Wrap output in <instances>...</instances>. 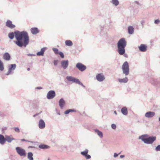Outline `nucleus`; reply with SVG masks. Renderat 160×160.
Masks as SVG:
<instances>
[{"label":"nucleus","mask_w":160,"mask_h":160,"mask_svg":"<svg viewBox=\"0 0 160 160\" xmlns=\"http://www.w3.org/2000/svg\"><path fill=\"white\" fill-rule=\"evenodd\" d=\"M9 38L12 39L15 36L17 41L14 42L18 46L22 47L23 46L26 47L28 43L29 37L27 32H20L16 31L13 32H11L8 34Z\"/></svg>","instance_id":"nucleus-1"},{"label":"nucleus","mask_w":160,"mask_h":160,"mask_svg":"<svg viewBox=\"0 0 160 160\" xmlns=\"http://www.w3.org/2000/svg\"><path fill=\"white\" fill-rule=\"evenodd\" d=\"M126 45V41L124 38L121 39L118 41V52L120 55H122L125 53V48Z\"/></svg>","instance_id":"nucleus-2"},{"label":"nucleus","mask_w":160,"mask_h":160,"mask_svg":"<svg viewBox=\"0 0 160 160\" xmlns=\"http://www.w3.org/2000/svg\"><path fill=\"white\" fill-rule=\"evenodd\" d=\"M147 137V135H142L140 137V138L147 144L152 143L156 139V137Z\"/></svg>","instance_id":"nucleus-3"},{"label":"nucleus","mask_w":160,"mask_h":160,"mask_svg":"<svg viewBox=\"0 0 160 160\" xmlns=\"http://www.w3.org/2000/svg\"><path fill=\"white\" fill-rule=\"evenodd\" d=\"M123 72L126 75H128L129 72V67L128 62L126 61L122 65Z\"/></svg>","instance_id":"nucleus-4"},{"label":"nucleus","mask_w":160,"mask_h":160,"mask_svg":"<svg viewBox=\"0 0 160 160\" xmlns=\"http://www.w3.org/2000/svg\"><path fill=\"white\" fill-rule=\"evenodd\" d=\"M16 150L18 153L21 156H25L26 154L25 151L24 149L19 147L16 148Z\"/></svg>","instance_id":"nucleus-5"},{"label":"nucleus","mask_w":160,"mask_h":160,"mask_svg":"<svg viewBox=\"0 0 160 160\" xmlns=\"http://www.w3.org/2000/svg\"><path fill=\"white\" fill-rule=\"evenodd\" d=\"M66 78L68 81H72V82H75L76 83L80 84L81 82L79 80L74 77L72 76H67L66 77Z\"/></svg>","instance_id":"nucleus-6"},{"label":"nucleus","mask_w":160,"mask_h":160,"mask_svg":"<svg viewBox=\"0 0 160 160\" xmlns=\"http://www.w3.org/2000/svg\"><path fill=\"white\" fill-rule=\"evenodd\" d=\"M76 67L81 71H84L86 68V67L80 63H78L76 65Z\"/></svg>","instance_id":"nucleus-7"},{"label":"nucleus","mask_w":160,"mask_h":160,"mask_svg":"<svg viewBox=\"0 0 160 160\" xmlns=\"http://www.w3.org/2000/svg\"><path fill=\"white\" fill-rule=\"evenodd\" d=\"M55 96V93L53 91H50L48 93L47 98L48 99L53 98Z\"/></svg>","instance_id":"nucleus-8"},{"label":"nucleus","mask_w":160,"mask_h":160,"mask_svg":"<svg viewBox=\"0 0 160 160\" xmlns=\"http://www.w3.org/2000/svg\"><path fill=\"white\" fill-rule=\"evenodd\" d=\"M97 79L99 82H102L104 80L105 77L102 73L98 74L96 76Z\"/></svg>","instance_id":"nucleus-9"},{"label":"nucleus","mask_w":160,"mask_h":160,"mask_svg":"<svg viewBox=\"0 0 160 160\" xmlns=\"http://www.w3.org/2000/svg\"><path fill=\"white\" fill-rule=\"evenodd\" d=\"M6 26L10 28H13L15 27V26L12 24V21L9 20H8L6 23Z\"/></svg>","instance_id":"nucleus-10"},{"label":"nucleus","mask_w":160,"mask_h":160,"mask_svg":"<svg viewBox=\"0 0 160 160\" xmlns=\"http://www.w3.org/2000/svg\"><path fill=\"white\" fill-rule=\"evenodd\" d=\"M62 66L64 69H66L68 65V60H63L61 62Z\"/></svg>","instance_id":"nucleus-11"},{"label":"nucleus","mask_w":160,"mask_h":160,"mask_svg":"<svg viewBox=\"0 0 160 160\" xmlns=\"http://www.w3.org/2000/svg\"><path fill=\"white\" fill-rule=\"evenodd\" d=\"M16 65L15 64H11L9 68L7 75L10 74L12 70H14L16 68Z\"/></svg>","instance_id":"nucleus-12"},{"label":"nucleus","mask_w":160,"mask_h":160,"mask_svg":"<svg viewBox=\"0 0 160 160\" xmlns=\"http://www.w3.org/2000/svg\"><path fill=\"white\" fill-rule=\"evenodd\" d=\"M147 46L144 44H141L140 46L138 48L139 50L141 52H145L147 49Z\"/></svg>","instance_id":"nucleus-13"},{"label":"nucleus","mask_w":160,"mask_h":160,"mask_svg":"<svg viewBox=\"0 0 160 160\" xmlns=\"http://www.w3.org/2000/svg\"><path fill=\"white\" fill-rule=\"evenodd\" d=\"M155 115V113L154 112H148L146 113L145 116L146 117L148 118H152Z\"/></svg>","instance_id":"nucleus-14"},{"label":"nucleus","mask_w":160,"mask_h":160,"mask_svg":"<svg viewBox=\"0 0 160 160\" xmlns=\"http://www.w3.org/2000/svg\"><path fill=\"white\" fill-rule=\"evenodd\" d=\"M45 123L44 121L42 119L40 120L39 122V127L41 129H42L45 127Z\"/></svg>","instance_id":"nucleus-15"},{"label":"nucleus","mask_w":160,"mask_h":160,"mask_svg":"<svg viewBox=\"0 0 160 160\" xmlns=\"http://www.w3.org/2000/svg\"><path fill=\"white\" fill-rule=\"evenodd\" d=\"M31 31L33 34H36L39 32V30L37 28H31Z\"/></svg>","instance_id":"nucleus-16"},{"label":"nucleus","mask_w":160,"mask_h":160,"mask_svg":"<svg viewBox=\"0 0 160 160\" xmlns=\"http://www.w3.org/2000/svg\"><path fill=\"white\" fill-rule=\"evenodd\" d=\"M10 55L8 53H5L3 55V59L7 61H9L10 59Z\"/></svg>","instance_id":"nucleus-17"},{"label":"nucleus","mask_w":160,"mask_h":160,"mask_svg":"<svg viewBox=\"0 0 160 160\" xmlns=\"http://www.w3.org/2000/svg\"><path fill=\"white\" fill-rule=\"evenodd\" d=\"M59 105L61 108H62L65 105V102L63 99H61L59 102Z\"/></svg>","instance_id":"nucleus-18"},{"label":"nucleus","mask_w":160,"mask_h":160,"mask_svg":"<svg viewBox=\"0 0 160 160\" xmlns=\"http://www.w3.org/2000/svg\"><path fill=\"white\" fill-rule=\"evenodd\" d=\"M6 141L5 138L4 136L1 134H0V143L2 144H3Z\"/></svg>","instance_id":"nucleus-19"},{"label":"nucleus","mask_w":160,"mask_h":160,"mask_svg":"<svg viewBox=\"0 0 160 160\" xmlns=\"http://www.w3.org/2000/svg\"><path fill=\"white\" fill-rule=\"evenodd\" d=\"M45 50V48H42L40 52H39L37 53V55L38 56H43L44 52Z\"/></svg>","instance_id":"nucleus-20"},{"label":"nucleus","mask_w":160,"mask_h":160,"mask_svg":"<svg viewBox=\"0 0 160 160\" xmlns=\"http://www.w3.org/2000/svg\"><path fill=\"white\" fill-rule=\"evenodd\" d=\"M122 113L124 115H126L128 114L127 109L126 107L122 108L121 109Z\"/></svg>","instance_id":"nucleus-21"},{"label":"nucleus","mask_w":160,"mask_h":160,"mask_svg":"<svg viewBox=\"0 0 160 160\" xmlns=\"http://www.w3.org/2000/svg\"><path fill=\"white\" fill-rule=\"evenodd\" d=\"M134 28L132 26H129L128 28V33L132 34L133 32Z\"/></svg>","instance_id":"nucleus-22"},{"label":"nucleus","mask_w":160,"mask_h":160,"mask_svg":"<svg viewBox=\"0 0 160 160\" xmlns=\"http://www.w3.org/2000/svg\"><path fill=\"white\" fill-rule=\"evenodd\" d=\"M118 81L120 82H127L128 81V79L127 77H125L123 79H119Z\"/></svg>","instance_id":"nucleus-23"},{"label":"nucleus","mask_w":160,"mask_h":160,"mask_svg":"<svg viewBox=\"0 0 160 160\" xmlns=\"http://www.w3.org/2000/svg\"><path fill=\"white\" fill-rule=\"evenodd\" d=\"M5 139H6V140L7 141H8L9 142H11V141L12 140H14V138H11L9 136H6V137Z\"/></svg>","instance_id":"nucleus-24"},{"label":"nucleus","mask_w":160,"mask_h":160,"mask_svg":"<svg viewBox=\"0 0 160 160\" xmlns=\"http://www.w3.org/2000/svg\"><path fill=\"white\" fill-rule=\"evenodd\" d=\"M65 44L66 45L69 46H71L72 45V42L70 40H66L65 41Z\"/></svg>","instance_id":"nucleus-25"},{"label":"nucleus","mask_w":160,"mask_h":160,"mask_svg":"<svg viewBox=\"0 0 160 160\" xmlns=\"http://www.w3.org/2000/svg\"><path fill=\"white\" fill-rule=\"evenodd\" d=\"M33 154L32 152H30L28 153V158L30 160H33V158H32Z\"/></svg>","instance_id":"nucleus-26"},{"label":"nucleus","mask_w":160,"mask_h":160,"mask_svg":"<svg viewBox=\"0 0 160 160\" xmlns=\"http://www.w3.org/2000/svg\"><path fill=\"white\" fill-rule=\"evenodd\" d=\"M4 67L3 63L0 60V70L3 71L4 70Z\"/></svg>","instance_id":"nucleus-27"},{"label":"nucleus","mask_w":160,"mask_h":160,"mask_svg":"<svg viewBox=\"0 0 160 160\" xmlns=\"http://www.w3.org/2000/svg\"><path fill=\"white\" fill-rule=\"evenodd\" d=\"M39 147L40 148L45 149L48 148V146L45 145H39Z\"/></svg>","instance_id":"nucleus-28"},{"label":"nucleus","mask_w":160,"mask_h":160,"mask_svg":"<svg viewBox=\"0 0 160 160\" xmlns=\"http://www.w3.org/2000/svg\"><path fill=\"white\" fill-rule=\"evenodd\" d=\"M112 2L115 6H117L119 4L118 0H112Z\"/></svg>","instance_id":"nucleus-29"},{"label":"nucleus","mask_w":160,"mask_h":160,"mask_svg":"<svg viewBox=\"0 0 160 160\" xmlns=\"http://www.w3.org/2000/svg\"><path fill=\"white\" fill-rule=\"evenodd\" d=\"M75 111V110L73 109H68L66 111L64 112V113L65 114H68L70 112H74Z\"/></svg>","instance_id":"nucleus-30"},{"label":"nucleus","mask_w":160,"mask_h":160,"mask_svg":"<svg viewBox=\"0 0 160 160\" xmlns=\"http://www.w3.org/2000/svg\"><path fill=\"white\" fill-rule=\"evenodd\" d=\"M88 152V150H86L83 152H81V154L83 156H85L87 154Z\"/></svg>","instance_id":"nucleus-31"},{"label":"nucleus","mask_w":160,"mask_h":160,"mask_svg":"<svg viewBox=\"0 0 160 160\" xmlns=\"http://www.w3.org/2000/svg\"><path fill=\"white\" fill-rule=\"evenodd\" d=\"M96 131L97 132L98 134L102 138V132L98 130H96Z\"/></svg>","instance_id":"nucleus-32"},{"label":"nucleus","mask_w":160,"mask_h":160,"mask_svg":"<svg viewBox=\"0 0 160 160\" xmlns=\"http://www.w3.org/2000/svg\"><path fill=\"white\" fill-rule=\"evenodd\" d=\"M52 50L56 54H58L59 52H58V49L57 48H54L52 49Z\"/></svg>","instance_id":"nucleus-33"},{"label":"nucleus","mask_w":160,"mask_h":160,"mask_svg":"<svg viewBox=\"0 0 160 160\" xmlns=\"http://www.w3.org/2000/svg\"><path fill=\"white\" fill-rule=\"evenodd\" d=\"M58 54H59L61 56V57L62 58H63L64 57V55L63 54V53L61 52H59V53H58Z\"/></svg>","instance_id":"nucleus-34"},{"label":"nucleus","mask_w":160,"mask_h":160,"mask_svg":"<svg viewBox=\"0 0 160 160\" xmlns=\"http://www.w3.org/2000/svg\"><path fill=\"white\" fill-rule=\"evenodd\" d=\"M156 151H160V145H158L155 148Z\"/></svg>","instance_id":"nucleus-35"},{"label":"nucleus","mask_w":160,"mask_h":160,"mask_svg":"<svg viewBox=\"0 0 160 160\" xmlns=\"http://www.w3.org/2000/svg\"><path fill=\"white\" fill-rule=\"evenodd\" d=\"M14 130L16 132H19V129L18 128H14Z\"/></svg>","instance_id":"nucleus-36"},{"label":"nucleus","mask_w":160,"mask_h":160,"mask_svg":"<svg viewBox=\"0 0 160 160\" xmlns=\"http://www.w3.org/2000/svg\"><path fill=\"white\" fill-rule=\"evenodd\" d=\"M160 22V21L159 19H157L155 21V23L156 24H158Z\"/></svg>","instance_id":"nucleus-37"},{"label":"nucleus","mask_w":160,"mask_h":160,"mask_svg":"<svg viewBox=\"0 0 160 160\" xmlns=\"http://www.w3.org/2000/svg\"><path fill=\"white\" fill-rule=\"evenodd\" d=\"M112 128L113 129H115L116 128V125L115 124H112Z\"/></svg>","instance_id":"nucleus-38"},{"label":"nucleus","mask_w":160,"mask_h":160,"mask_svg":"<svg viewBox=\"0 0 160 160\" xmlns=\"http://www.w3.org/2000/svg\"><path fill=\"white\" fill-rule=\"evenodd\" d=\"M85 156L86 158L87 159H89L91 158L90 156V155H88V154L86 155Z\"/></svg>","instance_id":"nucleus-39"},{"label":"nucleus","mask_w":160,"mask_h":160,"mask_svg":"<svg viewBox=\"0 0 160 160\" xmlns=\"http://www.w3.org/2000/svg\"><path fill=\"white\" fill-rule=\"evenodd\" d=\"M114 156L115 157H116L118 156V154L116 153H115Z\"/></svg>","instance_id":"nucleus-40"},{"label":"nucleus","mask_w":160,"mask_h":160,"mask_svg":"<svg viewBox=\"0 0 160 160\" xmlns=\"http://www.w3.org/2000/svg\"><path fill=\"white\" fill-rule=\"evenodd\" d=\"M37 89H42V88L40 87H38L37 88Z\"/></svg>","instance_id":"nucleus-41"},{"label":"nucleus","mask_w":160,"mask_h":160,"mask_svg":"<svg viewBox=\"0 0 160 160\" xmlns=\"http://www.w3.org/2000/svg\"><path fill=\"white\" fill-rule=\"evenodd\" d=\"M21 140L22 141H27V140H25V139H22Z\"/></svg>","instance_id":"nucleus-42"},{"label":"nucleus","mask_w":160,"mask_h":160,"mask_svg":"<svg viewBox=\"0 0 160 160\" xmlns=\"http://www.w3.org/2000/svg\"><path fill=\"white\" fill-rule=\"evenodd\" d=\"M124 155H121L120 156V157L121 158H124Z\"/></svg>","instance_id":"nucleus-43"},{"label":"nucleus","mask_w":160,"mask_h":160,"mask_svg":"<svg viewBox=\"0 0 160 160\" xmlns=\"http://www.w3.org/2000/svg\"><path fill=\"white\" fill-rule=\"evenodd\" d=\"M30 70V68H28V69H27V70H28V71H29Z\"/></svg>","instance_id":"nucleus-44"},{"label":"nucleus","mask_w":160,"mask_h":160,"mask_svg":"<svg viewBox=\"0 0 160 160\" xmlns=\"http://www.w3.org/2000/svg\"><path fill=\"white\" fill-rule=\"evenodd\" d=\"M114 112L116 114H117V112H116V111H115Z\"/></svg>","instance_id":"nucleus-45"},{"label":"nucleus","mask_w":160,"mask_h":160,"mask_svg":"<svg viewBox=\"0 0 160 160\" xmlns=\"http://www.w3.org/2000/svg\"><path fill=\"white\" fill-rule=\"evenodd\" d=\"M54 64L55 65H56V63L55 62H54Z\"/></svg>","instance_id":"nucleus-46"},{"label":"nucleus","mask_w":160,"mask_h":160,"mask_svg":"<svg viewBox=\"0 0 160 160\" xmlns=\"http://www.w3.org/2000/svg\"><path fill=\"white\" fill-rule=\"evenodd\" d=\"M30 147V148H32V147H29V148Z\"/></svg>","instance_id":"nucleus-47"},{"label":"nucleus","mask_w":160,"mask_h":160,"mask_svg":"<svg viewBox=\"0 0 160 160\" xmlns=\"http://www.w3.org/2000/svg\"><path fill=\"white\" fill-rule=\"evenodd\" d=\"M48 160H49V158H48Z\"/></svg>","instance_id":"nucleus-48"}]
</instances>
